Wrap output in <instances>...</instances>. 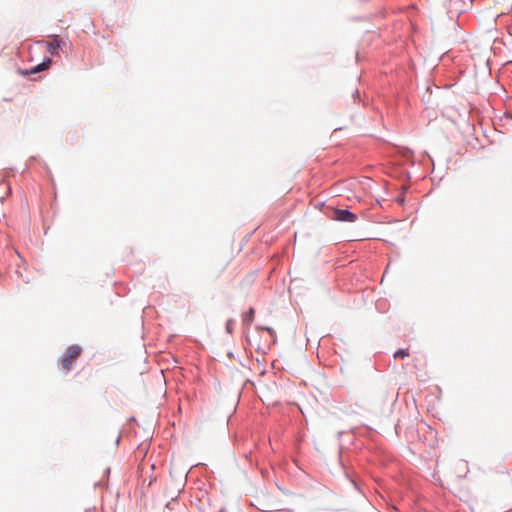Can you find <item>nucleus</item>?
Segmentation results:
<instances>
[{
	"mask_svg": "<svg viewBox=\"0 0 512 512\" xmlns=\"http://www.w3.org/2000/svg\"><path fill=\"white\" fill-rule=\"evenodd\" d=\"M208 485L203 483L202 486H199L198 487V490L200 491L201 493V496L198 497V501H199V509L204 511L205 508H206V504H209L210 503V498H209V495H208V489H207Z\"/></svg>",
	"mask_w": 512,
	"mask_h": 512,
	"instance_id": "7ed1b4c3",
	"label": "nucleus"
},
{
	"mask_svg": "<svg viewBox=\"0 0 512 512\" xmlns=\"http://www.w3.org/2000/svg\"><path fill=\"white\" fill-rule=\"evenodd\" d=\"M332 218L341 222H355L357 220L356 214L346 209H335Z\"/></svg>",
	"mask_w": 512,
	"mask_h": 512,
	"instance_id": "f03ea898",
	"label": "nucleus"
},
{
	"mask_svg": "<svg viewBox=\"0 0 512 512\" xmlns=\"http://www.w3.org/2000/svg\"><path fill=\"white\" fill-rule=\"evenodd\" d=\"M81 353L82 349L78 345H73L66 349L61 359V365L65 372L71 370L75 361L81 355Z\"/></svg>",
	"mask_w": 512,
	"mask_h": 512,
	"instance_id": "f257e3e1",
	"label": "nucleus"
},
{
	"mask_svg": "<svg viewBox=\"0 0 512 512\" xmlns=\"http://www.w3.org/2000/svg\"><path fill=\"white\" fill-rule=\"evenodd\" d=\"M234 326V321L232 319L227 320L226 322V330L228 333H232Z\"/></svg>",
	"mask_w": 512,
	"mask_h": 512,
	"instance_id": "6e6552de",
	"label": "nucleus"
},
{
	"mask_svg": "<svg viewBox=\"0 0 512 512\" xmlns=\"http://www.w3.org/2000/svg\"><path fill=\"white\" fill-rule=\"evenodd\" d=\"M254 313H255V311L253 308H251V309H249V311L245 312L242 316L243 323L249 326L254 319Z\"/></svg>",
	"mask_w": 512,
	"mask_h": 512,
	"instance_id": "423d86ee",
	"label": "nucleus"
},
{
	"mask_svg": "<svg viewBox=\"0 0 512 512\" xmlns=\"http://www.w3.org/2000/svg\"><path fill=\"white\" fill-rule=\"evenodd\" d=\"M265 329H266L269 333H272V332H273V331H272V329H271V328H269V327H267V328H265Z\"/></svg>",
	"mask_w": 512,
	"mask_h": 512,
	"instance_id": "1a4fd4ad",
	"label": "nucleus"
},
{
	"mask_svg": "<svg viewBox=\"0 0 512 512\" xmlns=\"http://www.w3.org/2000/svg\"><path fill=\"white\" fill-rule=\"evenodd\" d=\"M50 64H51V59L47 58L42 63H40L37 66H35L34 68H32L29 72H26V74H34V73L43 71V70L49 68Z\"/></svg>",
	"mask_w": 512,
	"mask_h": 512,
	"instance_id": "39448f33",
	"label": "nucleus"
},
{
	"mask_svg": "<svg viewBox=\"0 0 512 512\" xmlns=\"http://www.w3.org/2000/svg\"><path fill=\"white\" fill-rule=\"evenodd\" d=\"M64 44V41L60 39L58 36H53L49 42H47V50L52 55L59 54V50L61 46Z\"/></svg>",
	"mask_w": 512,
	"mask_h": 512,
	"instance_id": "20e7f679",
	"label": "nucleus"
},
{
	"mask_svg": "<svg viewBox=\"0 0 512 512\" xmlns=\"http://www.w3.org/2000/svg\"><path fill=\"white\" fill-rule=\"evenodd\" d=\"M407 356H409V352H408V350H404V349H399L394 353L395 358H404Z\"/></svg>",
	"mask_w": 512,
	"mask_h": 512,
	"instance_id": "0eeeda50",
	"label": "nucleus"
}]
</instances>
